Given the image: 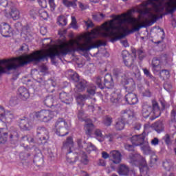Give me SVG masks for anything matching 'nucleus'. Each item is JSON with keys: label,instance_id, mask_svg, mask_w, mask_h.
<instances>
[{"label": "nucleus", "instance_id": "f257e3e1", "mask_svg": "<svg viewBox=\"0 0 176 176\" xmlns=\"http://www.w3.org/2000/svg\"><path fill=\"white\" fill-rule=\"evenodd\" d=\"M130 13H123L113 16L109 21V33H103V36H111V42H116L126 38L129 34L138 32L137 30V19L133 17L126 18ZM113 37V38H112Z\"/></svg>", "mask_w": 176, "mask_h": 176}, {"label": "nucleus", "instance_id": "f03ea898", "mask_svg": "<svg viewBox=\"0 0 176 176\" xmlns=\"http://www.w3.org/2000/svg\"><path fill=\"white\" fill-rule=\"evenodd\" d=\"M75 43H78L76 41H69L67 42H61L59 45H54L47 50H38L34 51L32 55V58L34 61L41 63L42 61H47L49 57L52 61L58 58H61L63 56H67L68 53L76 52V48L74 47Z\"/></svg>", "mask_w": 176, "mask_h": 176}, {"label": "nucleus", "instance_id": "7ed1b4c3", "mask_svg": "<svg viewBox=\"0 0 176 176\" xmlns=\"http://www.w3.org/2000/svg\"><path fill=\"white\" fill-rule=\"evenodd\" d=\"M121 85L124 86V89L128 94L125 96V101L129 105H135L138 104V97L137 94L133 93L135 90V82L133 79H123Z\"/></svg>", "mask_w": 176, "mask_h": 176}, {"label": "nucleus", "instance_id": "20e7f679", "mask_svg": "<svg viewBox=\"0 0 176 176\" xmlns=\"http://www.w3.org/2000/svg\"><path fill=\"white\" fill-rule=\"evenodd\" d=\"M84 37L85 42L83 43H80L79 41L76 40L77 43H74V45L77 46L76 51L80 50V52H89V50H91V49H96L97 47H100V46H105V45H107V43L102 42L101 40H98L96 43H93V37L89 36H84Z\"/></svg>", "mask_w": 176, "mask_h": 176}, {"label": "nucleus", "instance_id": "39448f33", "mask_svg": "<svg viewBox=\"0 0 176 176\" xmlns=\"http://www.w3.org/2000/svg\"><path fill=\"white\" fill-rule=\"evenodd\" d=\"M151 112L153 116L152 118H151V120H155V119H157V118L162 115L159 103L155 100H152V106L148 104H144L142 105V115L143 118H145V119L149 118V115H151Z\"/></svg>", "mask_w": 176, "mask_h": 176}, {"label": "nucleus", "instance_id": "423d86ee", "mask_svg": "<svg viewBox=\"0 0 176 176\" xmlns=\"http://www.w3.org/2000/svg\"><path fill=\"white\" fill-rule=\"evenodd\" d=\"M122 56L124 65L128 67V68H132L133 78L140 79L141 72H140V69H138V66L134 65L135 56H132L127 50L122 51Z\"/></svg>", "mask_w": 176, "mask_h": 176}, {"label": "nucleus", "instance_id": "0eeeda50", "mask_svg": "<svg viewBox=\"0 0 176 176\" xmlns=\"http://www.w3.org/2000/svg\"><path fill=\"white\" fill-rule=\"evenodd\" d=\"M72 148H74V139L72 137H68L66 141L63 142V149H67V151L66 160L69 164H74L79 160L78 154L72 153Z\"/></svg>", "mask_w": 176, "mask_h": 176}, {"label": "nucleus", "instance_id": "6e6552de", "mask_svg": "<svg viewBox=\"0 0 176 176\" xmlns=\"http://www.w3.org/2000/svg\"><path fill=\"white\" fill-rule=\"evenodd\" d=\"M104 83L102 84V80H101V77L98 76L94 78V82L96 83L99 89H104V87L107 88V91L111 92V89H113L114 83L113 78H112V76L109 74H107L104 76Z\"/></svg>", "mask_w": 176, "mask_h": 176}, {"label": "nucleus", "instance_id": "1a4fd4ad", "mask_svg": "<svg viewBox=\"0 0 176 176\" xmlns=\"http://www.w3.org/2000/svg\"><path fill=\"white\" fill-rule=\"evenodd\" d=\"M111 28H109V21L104 22L101 26H98L96 28L93 29L91 32L87 33L89 36H102V38H111V36H105L103 34H109Z\"/></svg>", "mask_w": 176, "mask_h": 176}, {"label": "nucleus", "instance_id": "9d476101", "mask_svg": "<svg viewBox=\"0 0 176 176\" xmlns=\"http://www.w3.org/2000/svg\"><path fill=\"white\" fill-rule=\"evenodd\" d=\"M67 122L64 118H58L55 122V131L57 135L59 137H65V135H68L69 132L68 129H67Z\"/></svg>", "mask_w": 176, "mask_h": 176}, {"label": "nucleus", "instance_id": "9b49d317", "mask_svg": "<svg viewBox=\"0 0 176 176\" xmlns=\"http://www.w3.org/2000/svg\"><path fill=\"white\" fill-rule=\"evenodd\" d=\"M53 118H54V111L50 110L44 109L34 113V119L45 123L50 122Z\"/></svg>", "mask_w": 176, "mask_h": 176}, {"label": "nucleus", "instance_id": "f8f14e48", "mask_svg": "<svg viewBox=\"0 0 176 176\" xmlns=\"http://www.w3.org/2000/svg\"><path fill=\"white\" fill-rule=\"evenodd\" d=\"M108 94H110V102L113 105L118 107L120 105L122 102V91L120 89H116L111 88V91H107Z\"/></svg>", "mask_w": 176, "mask_h": 176}, {"label": "nucleus", "instance_id": "ddd939ff", "mask_svg": "<svg viewBox=\"0 0 176 176\" xmlns=\"http://www.w3.org/2000/svg\"><path fill=\"white\" fill-rule=\"evenodd\" d=\"M36 137L38 138V144H46L50 138L49 131L43 126H39L37 128Z\"/></svg>", "mask_w": 176, "mask_h": 176}, {"label": "nucleus", "instance_id": "4468645a", "mask_svg": "<svg viewBox=\"0 0 176 176\" xmlns=\"http://www.w3.org/2000/svg\"><path fill=\"white\" fill-rule=\"evenodd\" d=\"M102 157L103 159H109L111 157L113 159V163L115 164H119L122 162V154L118 151H113L110 152V155L108 153L103 151L102 152Z\"/></svg>", "mask_w": 176, "mask_h": 176}, {"label": "nucleus", "instance_id": "2eb2a0df", "mask_svg": "<svg viewBox=\"0 0 176 176\" xmlns=\"http://www.w3.org/2000/svg\"><path fill=\"white\" fill-rule=\"evenodd\" d=\"M120 120H122L124 122H126V120H130L132 118H134V111L131 110L130 109H126L124 110L121 111L120 113Z\"/></svg>", "mask_w": 176, "mask_h": 176}, {"label": "nucleus", "instance_id": "dca6fc26", "mask_svg": "<svg viewBox=\"0 0 176 176\" xmlns=\"http://www.w3.org/2000/svg\"><path fill=\"white\" fill-rule=\"evenodd\" d=\"M0 32L4 38H9L10 34H12V28L10 27V25L6 23H2L0 25Z\"/></svg>", "mask_w": 176, "mask_h": 176}, {"label": "nucleus", "instance_id": "f3484780", "mask_svg": "<svg viewBox=\"0 0 176 176\" xmlns=\"http://www.w3.org/2000/svg\"><path fill=\"white\" fill-rule=\"evenodd\" d=\"M17 96L22 101H27L30 98V91L24 87H21L18 89Z\"/></svg>", "mask_w": 176, "mask_h": 176}, {"label": "nucleus", "instance_id": "a211bd4d", "mask_svg": "<svg viewBox=\"0 0 176 176\" xmlns=\"http://www.w3.org/2000/svg\"><path fill=\"white\" fill-rule=\"evenodd\" d=\"M144 141L145 136L142 134L135 135L131 138V142L132 143L133 145H135V146L142 145Z\"/></svg>", "mask_w": 176, "mask_h": 176}, {"label": "nucleus", "instance_id": "6ab92c4d", "mask_svg": "<svg viewBox=\"0 0 176 176\" xmlns=\"http://www.w3.org/2000/svg\"><path fill=\"white\" fill-rule=\"evenodd\" d=\"M163 65V59L162 58H153L152 60V67L153 72H159Z\"/></svg>", "mask_w": 176, "mask_h": 176}, {"label": "nucleus", "instance_id": "aec40b11", "mask_svg": "<svg viewBox=\"0 0 176 176\" xmlns=\"http://www.w3.org/2000/svg\"><path fill=\"white\" fill-rule=\"evenodd\" d=\"M59 98L62 101V102L67 104V105L72 104V101H74V98H72V96L65 91L60 93Z\"/></svg>", "mask_w": 176, "mask_h": 176}, {"label": "nucleus", "instance_id": "412c9836", "mask_svg": "<svg viewBox=\"0 0 176 176\" xmlns=\"http://www.w3.org/2000/svg\"><path fill=\"white\" fill-rule=\"evenodd\" d=\"M165 6L167 13L173 14L176 10V0H170L165 3Z\"/></svg>", "mask_w": 176, "mask_h": 176}, {"label": "nucleus", "instance_id": "4be33fe9", "mask_svg": "<svg viewBox=\"0 0 176 176\" xmlns=\"http://www.w3.org/2000/svg\"><path fill=\"white\" fill-rule=\"evenodd\" d=\"M19 127L21 130L28 131L31 130V125L30 124V120L26 117L23 119H21L19 122Z\"/></svg>", "mask_w": 176, "mask_h": 176}, {"label": "nucleus", "instance_id": "5701e85b", "mask_svg": "<svg viewBox=\"0 0 176 176\" xmlns=\"http://www.w3.org/2000/svg\"><path fill=\"white\" fill-rule=\"evenodd\" d=\"M8 137V129L0 128V144H6Z\"/></svg>", "mask_w": 176, "mask_h": 176}, {"label": "nucleus", "instance_id": "b1692460", "mask_svg": "<svg viewBox=\"0 0 176 176\" xmlns=\"http://www.w3.org/2000/svg\"><path fill=\"white\" fill-rule=\"evenodd\" d=\"M118 173L119 175L129 176V174L130 173V168H129V166H127L124 164H121L118 167Z\"/></svg>", "mask_w": 176, "mask_h": 176}, {"label": "nucleus", "instance_id": "393cba45", "mask_svg": "<svg viewBox=\"0 0 176 176\" xmlns=\"http://www.w3.org/2000/svg\"><path fill=\"white\" fill-rule=\"evenodd\" d=\"M86 100H87V95L86 94H80L76 97V102L80 107V109H82V108H83L85 106V101H86Z\"/></svg>", "mask_w": 176, "mask_h": 176}, {"label": "nucleus", "instance_id": "a878e982", "mask_svg": "<svg viewBox=\"0 0 176 176\" xmlns=\"http://www.w3.org/2000/svg\"><path fill=\"white\" fill-rule=\"evenodd\" d=\"M14 119V115L11 111H6L4 115V119L2 120L4 126H6V123H12V120Z\"/></svg>", "mask_w": 176, "mask_h": 176}, {"label": "nucleus", "instance_id": "bb28decb", "mask_svg": "<svg viewBox=\"0 0 176 176\" xmlns=\"http://www.w3.org/2000/svg\"><path fill=\"white\" fill-rule=\"evenodd\" d=\"M82 152L85 151V152H87V153H90L91 152H93L94 151H97V147L94 146V144L91 143H86L84 142V147L82 148Z\"/></svg>", "mask_w": 176, "mask_h": 176}, {"label": "nucleus", "instance_id": "cd10ccee", "mask_svg": "<svg viewBox=\"0 0 176 176\" xmlns=\"http://www.w3.org/2000/svg\"><path fill=\"white\" fill-rule=\"evenodd\" d=\"M136 30L138 31H140L141 28H146V27H151V25H153V23H152L151 21L149 19H145L143 22H142L141 24H136Z\"/></svg>", "mask_w": 176, "mask_h": 176}, {"label": "nucleus", "instance_id": "c85d7f7f", "mask_svg": "<svg viewBox=\"0 0 176 176\" xmlns=\"http://www.w3.org/2000/svg\"><path fill=\"white\" fill-rule=\"evenodd\" d=\"M10 17H12L13 20H19L20 19V12L19 10L14 7L12 8Z\"/></svg>", "mask_w": 176, "mask_h": 176}, {"label": "nucleus", "instance_id": "c756f323", "mask_svg": "<svg viewBox=\"0 0 176 176\" xmlns=\"http://www.w3.org/2000/svg\"><path fill=\"white\" fill-rule=\"evenodd\" d=\"M167 14V13H164V14H162L160 16L157 14H155L153 13H150L149 16H148V19H150V21H151V23L153 24H155V23H156V21H157V20H159V19H163V16Z\"/></svg>", "mask_w": 176, "mask_h": 176}, {"label": "nucleus", "instance_id": "7c9ffc66", "mask_svg": "<svg viewBox=\"0 0 176 176\" xmlns=\"http://www.w3.org/2000/svg\"><path fill=\"white\" fill-rule=\"evenodd\" d=\"M87 86V82L85 80H81L76 85V87L78 91H84Z\"/></svg>", "mask_w": 176, "mask_h": 176}, {"label": "nucleus", "instance_id": "2f4dec72", "mask_svg": "<svg viewBox=\"0 0 176 176\" xmlns=\"http://www.w3.org/2000/svg\"><path fill=\"white\" fill-rule=\"evenodd\" d=\"M80 162L82 164L87 166V164H89V157L87 156V154H86V153H85L84 151H82L80 153Z\"/></svg>", "mask_w": 176, "mask_h": 176}, {"label": "nucleus", "instance_id": "473e14b6", "mask_svg": "<svg viewBox=\"0 0 176 176\" xmlns=\"http://www.w3.org/2000/svg\"><path fill=\"white\" fill-rule=\"evenodd\" d=\"M125 124V121H123L118 118V121L116 123V130H117L118 131H121V130H123V129H124Z\"/></svg>", "mask_w": 176, "mask_h": 176}, {"label": "nucleus", "instance_id": "72a5a7b5", "mask_svg": "<svg viewBox=\"0 0 176 176\" xmlns=\"http://www.w3.org/2000/svg\"><path fill=\"white\" fill-rule=\"evenodd\" d=\"M85 133L87 135H91L93 129H94V124L92 122L86 124L85 126Z\"/></svg>", "mask_w": 176, "mask_h": 176}, {"label": "nucleus", "instance_id": "f704fd0d", "mask_svg": "<svg viewBox=\"0 0 176 176\" xmlns=\"http://www.w3.org/2000/svg\"><path fill=\"white\" fill-rule=\"evenodd\" d=\"M76 1L78 0H75L74 1L69 0H63V3L66 8H76Z\"/></svg>", "mask_w": 176, "mask_h": 176}, {"label": "nucleus", "instance_id": "c9c22d12", "mask_svg": "<svg viewBox=\"0 0 176 176\" xmlns=\"http://www.w3.org/2000/svg\"><path fill=\"white\" fill-rule=\"evenodd\" d=\"M53 96H47L44 100L45 106L48 108H52L53 107Z\"/></svg>", "mask_w": 176, "mask_h": 176}, {"label": "nucleus", "instance_id": "e433bc0d", "mask_svg": "<svg viewBox=\"0 0 176 176\" xmlns=\"http://www.w3.org/2000/svg\"><path fill=\"white\" fill-rule=\"evenodd\" d=\"M113 74L114 75V76H116V78H119V76H121V78H122V80H123V79H133V78H128L126 74H124V76L122 75V72H120V70L119 69H115L113 72Z\"/></svg>", "mask_w": 176, "mask_h": 176}, {"label": "nucleus", "instance_id": "4c0bfd02", "mask_svg": "<svg viewBox=\"0 0 176 176\" xmlns=\"http://www.w3.org/2000/svg\"><path fill=\"white\" fill-rule=\"evenodd\" d=\"M38 15L41 19L43 20H47V17H49V14H47V12L45 10V9L41 8L38 10Z\"/></svg>", "mask_w": 176, "mask_h": 176}, {"label": "nucleus", "instance_id": "58836bf2", "mask_svg": "<svg viewBox=\"0 0 176 176\" xmlns=\"http://www.w3.org/2000/svg\"><path fill=\"white\" fill-rule=\"evenodd\" d=\"M154 129H155V131L158 133H162V131H164V130L163 124L161 122H156L154 125Z\"/></svg>", "mask_w": 176, "mask_h": 176}, {"label": "nucleus", "instance_id": "ea45409f", "mask_svg": "<svg viewBox=\"0 0 176 176\" xmlns=\"http://www.w3.org/2000/svg\"><path fill=\"white\" fill-rule=\"evenodd\" d=\"M162 166L165 170L170 171L171 166H173V162L170 160H166L163 162Z\"/></svg>", "mask_w": 176, "mask_h": 176}, {"label": "nucleus", "instance_id": "a19ab883", "mask_svg": "<svg viewBox=\"0 0 176 176\" xmlns=\"http://www.w3.org/2000/svg\"><path fill=\"white\" fill-rule=\"evenodd\" d=\"M160 78H163V79L166 78L168 79L170 77V71L168 69H162L160 72Z\"/></svg>", "mask_w": 176, "mask_h": 176}, {"label": "nucleus", "instance_id": "79ce46f5", "mask_svg": "<svg viewBox=\"0 0 176 176\" xmlns=\"http://www.w3.org/2000/svg\"><path fill=\"white\" fill-rule=\"evenodd\" d=\"M58 23L61 27H64L67 25V18L64 16H60L58 17Z\"/></svg>", "mask_w": 176, "mask_h": 176}, {"label": "nucleus", "instance_id": "37998d69", "mask_svg": "<svg viewBox=\"0 0 176 176\" xmlns=\"http://www.w3.org/2000/svg\"><path fill=\"white\" fill-rule=\"evenodd\" d=\"M157 6V10L154 9L155 13H163L164 12V7H163V5L161 1L158 2V4L156 3Z\"/></svg>", "mask_w": 176, "mask_h": 176}, {"label": "nucleus", "instance_id": "c03bdc74", "mask_svg": "<svg viewBox=\"0 0 176 176\" xmlns=\"http://www.w3.org/2000/svg\"><path fill=\"white\" fill-rule=\"evenodd\" d=\"M142 150L144 155H151V153H152V148L149 146H144L142 147Z\"/></svg>", "mask_w": 176, "mask_h": 176}, {"label": "nucleus", "instance_id": "a18cd8bd", "mask_svg": "<svg viewBox=\"0 0 176 176\" xmlns=\"http://www.w3.org/2000/svg\"><path fill=\"white\" fill-rule=\"evenodd\" d=\"M70 78L72 80H73V82H75L76 83H78V82H79V80H80L79 74H78V73L76 72H74L73 73V74H71Z\"/></svg>", "mask_w": 176, "mask_h": 176}, {"label": "nucleus", "instance_id": "49530a36", "mask_svg": "<svg viewBox=\"0 0 176 176\" xmlns=\"http://www.w3.org/2000/svg\"><path fill=\"white\" fill-rule=\"evenodd\" d=\"M94 135L96 137V138H104V135H102V131L98 129L95 130Z\"/></svg>", "mask_w": 176, "mask_h": 176}, {"label": "nucleus", "instance_id": "de8ad7c7", "mask_svg": "<svg viewBox=\"0 0 176 176\" xmlns=\"http://www.w3.org/2000/svg\"><path fill=\"white\" fill-rule=\"evenodd\" d=\"M104 126H111L112 124V118L107 116L104 120Z\"/></svg>", "mask_w": 176, "mask_h": 176}, {"label": "nucleus", "instance_id": "09e8293b", "mask_svg": "<svg viewBox=\"0 0 176 176\" xmlns=\"http://www.w3.org/2000/svg\"><path fill=\"white\" fill-rule=\"evenodd\" d=\"M5 109L0 106V120L2 122L5 119V113H6Z\"/></svg>", "mask_w": 176, "mask_h": 176}, {"label": "nucleus", "instance_id": "8fccbe9b", "mask_svg": "<svg viewBox=\"0 0 176 176\" xmlns=\"http://www.w3.org/2000/svg\"><path fill=\"white\" fill-rule=\"evenodd\" d=\"M37 2L38 3V5L41 8H43V9L47 8V1H46V0H37Z\"/></svg>", "mask_w": 176, "mask_h": 176}, {"label": "nucleus", "instance_id": "3c124183", "mask_svg": "<svg viewBox=\"0 0 176 176\" xmlns=\"http://www.w3.org/2000/svg\"><path fill=\"white\" fill-rule=\"evenodd\" d=\"M71 25L74 30H78V25H76V18L74 16H72Z\"/></svg>", "mask_w": 176, "mask_h": 176}, {"label": "nucleus", "instance_id": "603ef678", "mask_svg": "<svg viewBox=\"0 0 176 176\" xmlns=\"http://www.w3.org/2000/svg\"><path fill=\"white\" fill-rule=\"evenodd\" d=\"M10 138L14 141H19V133L16 131L13 132L10 134Z\"/></svg>", "mask_w": 176, "mask_h": 176}, {"label": "nucleus", "instance_id": "864d4df0", "mask_svg": "<svg viewBox=\"0 0 176 176\" xmlns=\"http://www.w3.org/2000/svg\"><path fill=\"white\" fill-rule=\"evenodd\" d=\"M96 89L97 87L94 86L92 88H88L87 92L88 93V94H90V96H94V94H96Z\"/></svg>", "mask_w": 176, "mask_h": 176}, {"label": "nucleus", "instance_id": "5fc2aeb1", "mask_svg": "<svg viewBox=\"0 0 176 176\" xmlns=\"http://www.w3.org/2000/svg\"><path fill=\"white\" fill-rule=\"evenodd\" d=\"M77 145L79 148V149H83L84 146H85V142H83V140L82 138H78L77 139Z\"/></svg>", "mask_w": 176, "mask_h": 176}, {"label": "nucleus", "instance_id": "6e6d98bb", "mask_svg": "<svg viewBox=\"0 0 176 176\" xmlns=\"http://www.w3.org/2000/svg\"><path fill=\"white\" fill-rule=\"evenodd\" d=\"M49 5L52 12H54L56 9V3H54V0H49Z\"/></svg>", "mask_w": 176, "mask_h": 176}, {"label": "nucleus", "instance_id": "4d7b16f0", "mask_svg": "<svg viewBox=\"0 0 176 176\" xmlns=\"http://www.w3.org/2000/svg\"><path fill=\"white\" fill-rule=\"evenodd\" d=\"M134 146H135V145L133 144H125L124 147H125V149L126 151H129V152H133L134 151Z\"/></svg>", "mask_w": 176, "mask_h": 176}, {"label": "nucleus", "instance_id": "13d9d810", "mask_svg": "<svg viewBox=\"0 0 176 176\" xmlns=\"http://www.w3.org/2000/svg\"><path fill=\"white\" fill-rule=\"evenodd\" d=\"M143 97H152V92L149 89H146L144 91L142 92Z\"/></svg>", "mask_w": 176, "mask_h": 176}, {"label": "nucleus", "instance_id": "bf43d9fd", "mask_svg": "<svg viewBox=\"0 0 176 176\" xmlns=\"http://www.w3.org/2000/svg\"><path fill=\"white\" fill-rule=\"evenodd\" d=\"M135 54H138L139 56V58L140 60H142L144 58V51L142 50H138L135 52Z\"/></svg>", "mask_w": 176, "mask_h": 176}, {"label": "nucleus", "instance_id": "052dcab7", "mask_svg": "<svg viewBox=\"0 0 176 176\" xmlns=\"http://www.w3.org/2000/svg\"><path fill=\"white\" fill-rule=\"evenodd\" d=\"M84 23H85V25H87V28H93L94 27V23L90 20L85 21Z\"/></svg>", "mask_w": 176, "mask_h": 176}, {"label": "nucleus", "instance_id": "680f3d73", "mask_svg": "<svg viewBox=\"0 0 176 176\" xmlns=\"http://www.w3.org/2000/svg\"><path fill=\"white\" fill-rule=\"evenodd\" d=\"M147 3L153 6V11L155 10V9L157 10V6L156 5V3H155L154 0H148Z\"/></svg>", "mask_w": 176, "mask_h": 176}, {"label": "nucleus", "instance_id": "e2e57ef3", "mask_svg": "<svg viewBox=\"0 0 176 176\" xmlns=\"http://www.w3.org/2000/svg\"><path fill=\"white\" fill-rule=\"evenodd\" d=\"M164 141H165V143L166 144V145H170V144H171V139L170 138V135L169 134H166L165 135Z\"/></svg>", "mask_w": 176, "mask_h": 176}, {"label": "nucleus", "instance_id": "0e129e2a", "mask_svg": "<svg viewBox=\"0 0 176 176\" xmlns=\"http://www.w3.org/2000/svg\"><path fill=\"white\" fill-rule=\"evenodd\" d=\"M105 138H107L110 142H112V141H113V138H115V135L113 133H109L105 135Z\"/></svg>", "mask_w": 176, "mask_h": 176}, {"label": "nucleus", "instance_id": "69168bd1", "mask_svg": "<svg viewBox=\"0 0 176 176\" xmlns=\"http://www.w3.org/2000/svg\"><path fill=\"white\" fill-rule=\"evenodd\" d=\"M84 115H85V113H84L83 110H79L78 113V118L79 120H82V121L85 120L83 119Z\"/></svg>", "mask_w": 176, "mask_h": 176}, {"label": "nucleus", "instance_id": "338daca9", "mask_svg": "<svg viewBox=\"0 0 176 176\" xmlns=\"http://www.w3.org/2000/svg\"><path fill=\"white\" fill-rule=\"evenodd\" d=\"M151 11V10L149 8H144V10H140L139 11V13L140 14H148L149 13V12Z\"/></svg>", "mask_w": 176, "mask_h": 176}, {"label": "nucleus", "instance_id": "774afa93", "mask_svg": "<svg viewBox=\"0 0 176 176\" xmlns=\"http://www.w3.org/2000/svg\"><path fill=\"white\" fill-rule=\"evenodd\" d=\"M142 70L144 75H146V76H148V78H152V74H151V72L148 70V69L144 68V69H142Z\"/></svg>", "mask_w": 176, "mask_h": 176}]
</instances>
